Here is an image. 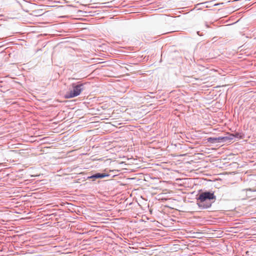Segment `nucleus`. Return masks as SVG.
<instances>
[{
  "label": "nucleus",
  "instance_id": "1",
  "mask_svg": "<svg viewBox=\"0 0 256 256\" xmlns=\"http://www.w3.org/2000/svg\"><path fill=\"white\" fill-rule=\"evenodd\" d=\"M216 200L214 194L210 192H202L197 198V204L202 208H208L212 206Z\"/></svg>",
  "mask_w": 256,
  "mask_h": 256
},
{
  "label": "nucleus",
  "instance_id": "2",
  "mask_svg": "<svg viewBox=\"0 0 256 256\" xmlns=\"http://www.w3.org/2000/svg\"><path fill=\"white\" fill-rule=\"evenodd\" d=\"M84 84L72 83L70 85L72 90L66 93L65 97L67 98H72L79 96L84 90Z\"/></svg>",
  "mask_w": 256,
  "mask_h": 256
},
{
  "label": "nucleus",
  "instance_id": "3",
  "mask_svg": "<svg viewBox=\"0 0 256 256\" xmlns=\"http://www.w3.org/2000/svg\"><path fill=\"white\" fill-rule=\"evenodd\" d=\"M106 175L104 174H100V173H96L94 174H93L90 176H88V178L92 179L93 180H94L96 178H103L106 176Z\"/></svg>",
  "mask_w": 256,
  "mask_h": 256
},
{
  "label": "nucleus",
  "instance_id": "4",
  "mask_svg": "<svg viewBox=\"0 0 256 256\" xmlns=\"http://www.w3.org/2000/svg\"><path fill=\"white\" fill-rule=\"evenodd\" d=\"M208 140L210 142H216L217 141V138H209Z\"/></svg>",
  "mask_w": 256,
  "mask_h": 256
},
{
  "label": "nucleus",
  "instance_id": "5",
  "mask_svg": "<svg viewBox=\"0 0 256 256\" xmlns=\"http://www.w3.org/2000/svg\"><path fill=\"white\" fill-rule=\"evenodd\" d=\"M2 221L4 222V220H1V222H2ZM0 224H2V222L0 223Z\"/></svg>",
  "mask_w": 256,
  "mask_h": 256
},
{
  "label": "nucleus",
  "instance_id": "6",
  "mask_svg": "<svg viewBox=\"0 0 256 256\" xmlns=\"http://www.w3.org/2000/svg\"><path fill=\"white\" fill-rule=\"evenodd\" d=\"M2 229L1 228V229H0L1 232H2Z\"/></svg>",
  "mask_w": 256,
  "mask_h": 256
}]
</instances>
